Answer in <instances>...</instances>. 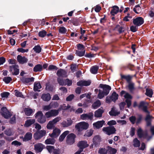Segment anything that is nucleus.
<instances>
[{"label": "nucleus", "mask_w": 154, "mask_h": 154, "mask_svg": "<svg viewBox=\"0 0 154 154\" xmlns=\"http://www.w3.org/2000/svg\"><path fill=\"white\" fill-rule=\"evenodd\" d=\"M99 93L98 94V97L100 99H101L103 98L104 96L107 95L106 92H105L104 91H102L101 90H99Z\"/></svg>", "instance_id": "nucleus-37"}, {"label": "nucleus", "mask_w": 154, "mask_h": 154, "mask_svg": "<svg viewBox=\"0 0 154 154\" xmlns=\"http://www.w3.org/2000/svg\"><path fill=\"white\" fill-rule=\"evenodd\" d=\"M85 50H83L81 51L76 50V51L75 54L77 56L80 57H81L85 56Z\"/></svg>", "instance_id": "nucleus-39"}, {"label": "nucleus", "mask_w": 154, "mask_h": 154, "mask_svg": "<svg viewBox=\"0 0 154 154\" xmlns=\"http://www.w3.org/2000/svg\"><path fill=\"white\" fill-rule=\"evenodd\" d=\"M99 88H102L103 90V91L105 92H106L107 93V94H109V91L111 89V87L109 85L102 84H100Z\"/></svg>", "instance_id": "nucleus-17"}, {"label": "nucleus", "mask_w": 154, "mask_h": 154, "mask_svg": "<svg viewBox=\"0 0 154 154\" xmlns=\"http://www.w3.org/2000/svg\"><path fill=\"white\" fill-rule=\"evenodd\" d=\"M42 99L44 101H48L51 98L50 94L48 93L47 94H43L41 96Z\"/></svg>", "instance_id": "nucleus-23"}, {"label": "nucleus", "mask_w": 154, "mask_h": 154, "mask_svg": "<svg viewBox=\"0 0 154 154\" xmlns=\"http://www.w3.org/2000/svg\"><path fill=\"white\" fill-rule=\"evenodd\" d=\"M100 141V138L98 136H95L93 139V143L96 147L98 146Z\"/></svg>", "instance_id": "nucleus-25"}, {"label": "nucleus", "mask_w": 154, "mask_h": 154, "mask_svg": "<svg viewBox=\"0 0 154 154\" xmlns=\"http://www.w3.org/2000/svg\"><path fill=\"white\" fill-rule=\"evenodd\" d=\"M138 26H132L130 27V29L131 32H135L138 29Z\"/></svg>", "instance_id": "nucleus-58"}, {"label": "nucleus", "mask_w": 154, "mask_h": 154, "mask_svg": "<svg viewBox=\"0 0 154 154\" xmlns=\"http://www.w3.org/2000/svg\"><path fill=\"white\" fill-rule=\"evenodd\" d=\"M118 94L115 91H113L111 96H107L106 98V102L107 103H110L111 101L115 102L118 99Z\"/></svg>", "instance_id": "nucleus-6"}, {"label": "nucleus", "mask_w": 154, "mask_h": 154, "mask_svg": "<svg viewBox=\"0 0 154 154\" xmlns=\"http://www.w3.org/2000/svg\"><path fill=\"white\" fill-rule=\"evenodd\" d=\"M73 122V121L70 119H67V121H63L61 123V125L62 126L64 127H68L71 126Z\"/></svg>", "instance_id": "nucleus-22"}, {"label": "nucleus", "mask_w": 154, "mask_h": 154, "mask_svg": "<svg viewBox=\"0 0 154 154\" xmlns=\"http://www.w3.org/2000/svg\"><path fill=\"white\" fill-rule=\"evenodd\" d=\"M47 32L45 30H43L40 31L38 33V35L39 37L41 38H44L46 36Z\"/></svg>", "instance_id": "nucleus-50"}, {"label": "nucleus", "mask_w": 154, "mask_h": 154, "mask_svg": "<svg viewBox=\"0 0 154 154\" xmlns=\"http://www.w3.org/2000/svg\"><path fill=\"white\" fill-rule=\"evenodd\" d=\"M42 88V86L39 82H35L34 83L33 90L35 91L40 92L39 90Z\"/></svg>", "instance_id": "nucleus-24"}, {"label": "nucleus", "mask_w": 154, "mask_h": 154, "mask_svg": "<svg viewBox=\"0 0 154 154\" xmlns=\"http://www.w3.org/2000/svg\"><path fill=\"white\" fill-rule=\"evenodd\" d=\"M32 134L30 132L26 133L24 136L23 141H26L30 140L32 138Z\"/></svg>", "instance_id": "nucleus-31"}, {"label": "nucleus", "mask_w": 154, "mask_h": 154, "mask_svg": "<svg viewBox=\"0 0 154 154\" xmlns=\"http://www.w3.org/2000/svg\"><path fill=\"white\" fill-rule=\"evenodd\" d=\"M147 103L144 101H140L139 105L138 106L137 102H134L133 103V107H135L138 106L139 109H142L143 111L147 114L146 115L145 119V120L146 122V125L147 127H151L152 125V119L153 117L150 115V112L147 109V106H146Z\"/></svg>", "instance_id": "nucleus-1"}, {"label": "nucleus", "mask_w": 154, "mask_h": 154, "mask_svg": "<svg viewBox=\"0 0 154 154\" xmlns=\"http://www.w3.org/2000/svg\"><path fill=\"white\" fill-rule=\"evenodd\" d=\"M98 152L100 154H106L107 153V150L105 148H100Z\"/></svg>", "instance_id": "nucleus-49"}, {"label": "nucleus", "mask_w": 154, "mask_h": 154, "mask_svg": "<svg viewBox=\"0 0 154 154\" xmlns=\"http://www.w3.org/2000/svg\"><path fill=\"white\" fill-rule=\"evenodd\" d=\"M52 153L53 154H61L60 149L59 148L54 149Z\"/></svg>", "instance_id": "nucleus-64"}, {"label": "nucleus", "mask_w": 154, "mask_h": 154, "mask_svg": "<svg viewBox=\"0 0 154 154\" xmlns=\"http://www.w3.org/2000/svg\"><path fill=\"white\" fill-rule=\"evenodd\" d=\"M89 127L88 123L85 122H82L79 123L75 125V128L78 131H82L83 130H87Z\"/></svg>", "instance_id": "nucleus-4"}, {"label": "nucleus", "mask_w": 154, "mask_h": 154, "mask_svg": "<svg viewBox=\"0 0 154 154\" xmlns=\"http://www.w3.org/2000/svg\"><path fill=\"white\" fill-rule=\"evenodd\" d=\"M116 28H118V31L119 34H121L125 31L124 28L122 26H120L119 25H117Z\"/></svg>", "instance_id": "nucleus-54"}, {"label": "nucleus", "mask_w": 154, "mask_h": 154, "mask_svg": "<svg viewBox=\"0 0 154 154\" xmlns=\"http://www.w3.org/2000/svg\"><path fill=\"white\" fill-rule=\"evenodd\" d=\"M58 83L60 85L63 86L67 85L68 86H69L72 85V80L66 79H60Z\"/></svg>", "instance_id": "nucleus-14"}, {"label": "nucleus", "mask_w": 154, "mask_h": 154, "mask_svg": "<svg viewBox=\"0 0 154 154\" xmlns=\"http://www.w3.org/2000/svg\"><path fill=\"white\" fill-rule=\"evenodd\" d=\"M105 121L104 120L98 121L94 123L93 124V125L97 129H99L102 127Z\"/></svg>", "instance_id": "nucleus-21"}, {"label": "nucleus", "mask_w": 154, "mask_h": 154, "mask_svg": "<svg viewBox=\"0 0 154 154\" xmlns=\"http://www.w3.org/2000/svg\"><path fill=\"white\" fill-rule=\"evenodd\" d=\"M35 122V119H29L27 120L24 124V126L26 127H29L32 125L34 124Z\"/></svg>", "instance_id": "nucleus-28"}, {"label": "nucleus", "mask_w": 154, "mask_h": 154, "mask_svg": "<svg viewBox=\"0 0 154 154\" xmlns=\"http://www.w3.org/2000/svg\"><path fill=\"white\" fill-rule=\"evenodd\" d=\"M141 10V8L139 4L135 6L133 8V11L136 13L138 14L140 13Z\"/></svg>", "instance_id": "nucleus-43"}, {"label": "nucleus", "mask_w": 154, "mask_h": 154, "mask_svg": "<svg viewBox=\"0 0 154 154\" xmlns=\"http://www.w3.org/2000/svg\"><path fill=\"white\" fill-rule=\"evenodd\" d=\"M136 119V117L134 116H132L129 118V120L132 124L135 123Z\"/></svg>", "instance_id": "nucleus-57"}, {"label": "nucleus", "mask_w": 154, "mask_h": 154, "mask_svg": "<svg viewBox=\"0 0 154 154\" xmlns=\"http://www.w3.org/2000/svg\"><path fill=\"white\" fill-rule=\"evenodd\" d=\"M10 95V93L7 92H4L1 94L2 97L7 98Z\"/></svg>", "instance_id": "nucleus-59"}, {"label": "nucleus", "mask_w": 154, "mask_h": 154, "mask_svg": "<svg viewBox=\"0 0 154 154\" xmlns=\"http://www.w3.org/2000/svg\"><path fill=\"white\" fill-rule=\"evenodd\" d=\"M45 90L50 91H53L54 88L53 86L50 84L49 82H47L45 84Z\"/></svg>", "instance_id": "nucleus-38"}, {"label": "nucleus", "mask_w": 154, "mask_h": 154, "mask_svg": "<svg viewBox=\"0 0 154 154\" xmlns=\"http://www.w3.org/2000/svg\"><path fill=\"white\" fill-rule=\"evenodd\" d=\"M34 78L33 77L31 78H23L21 79V81L24 83H28L30 82H33Z\"/></svg>", "instance_id": "nucleus-32"}, {"label": "nucleus", "mask_w": 154, "mask_h": 154, "mask_svg": "<svg viewBox=\"0 0 154 154\" xmlns=\"http://www.w3.org/2000/svg\"><path fill=\"white\" fill-rule=\"evenodd\" d=\"M137 134L140 138H142L143 136V131L142 129L140 128H139L137 131Z\"/></svg>", "instance_id": "nucleus-52"}, {"label": "nucleus", "mask_w": 154, "mask_h": 154, "mask_svg": "<svg viewBox=\"0 0 154 154\" xmlns=\"http://www.w3.org/2000/svg\"><path fill=\"white\" fill-rule=\"evenodd\" d=\"M57 75L58 76L57 82L59 83L60 79H63V78L67 77L68 75L67 72L65 70L60 69L57 72Z\"/></svg>", "instance_id": "nucleus-3"}, {"label": "nucleus", "mask_w": 154, "mask_h": 154, "mask_svg": "<svg viewBox=\"0 0 154 154\" xmlns=\"http://www.w3.org/2000/svg\"><path fill=\"white\" fill-rule=\"evenodd\" d=\"M60 111V109H51L50 111L46 112L45 116L47 118L52 117H55L58 115L59 112Z\"/></svg>", "instance_id": "nucleus-8"}, {"label": "nucleus", "mask_w": 154, "mask_h": 154, "mask_svg": "<svg viewBox=\"0 0 154 154\" xmlns=\"http://www.w3.org/2000/svg\"><path fill=\"white\" fill-rule=\"evenodd\" d=\"M142 118L143 116L142 115L140 114L138 115V117L136 121L135 122L136 125H138L141 122Z\"/></svg>", "instance_id": "nucleus-53"}, {"label": "nucleus", "mask_w": 154, "mask_h": 154, "mask_svg": "<svg viewBox=\"0 0 154 154\" xmlns=\"http://www.w3.org/2000/svg\"><path fill=\"white\" fill-rule=\"evenodd\" d=\"M18 65L15 64L9 66V71L13 75H17L19 74L20 70Z\"/></svg>", "instance_id": "nucleus-9"}, {"label": "nucleus", "mask_w": 154, "mask_h": 154, "mask_svg": "<svg viewBox=\"0 0 154 154\" xmlns=\"http://www.w3.org/2000/svg\"><path fill=\"white\" fill-rule=\"evenodd\" d=\"M80 19L73 18L72 20V23L74 25L77 26L80 24Z\"/></svg>", "instance_id": "nucleus-45"}, {"label": "nucleus", "mask_w": 154, "mask_h": 154, "mask_svg": "<svg viewBox=\"0 0 154 154\" xmlns=\"http://www.w3.org/2000/svg\"><path fill=\"white\" fill-rule=\"evenodd\" d=\"M78 146H80L85 148L89 146V145L87 143V142L85 141H81L79 142L78 144Z\"/></svg>", "instance_id": "nucleus-27"}, {"label": "nucleus", "mask_w": 154, "mask_h": 154, "mask_svg": "<svg viewBox=\"0 0 154 154\" xmlns=\"http://www.w3.org/2000/svg\"><path fill=\"white\" fill-rule=\"evenodd\" d=\"M52 138L47 139L45 141V143L46 144L54 145L56 140L54 138Z\"/></svg>", "instance_id": "nucleus-34"}, {"label": "nucleus", "mask_w": 154, "mask_h": 154, "mask_svg": "<svg viewBox=\"0 0 154 154\" xmlns=\"http://www.w3.org/2000/svg\"><path fill=\"white\" fill-rule=\"evenodd\" d=\"M76 135L73 133L68 134L66 137V143L67 144L71 145L74 144L75 142Z\"/></svg>", "instance_id": "nucleus-10"}, {"label": "nucleus", "mask_w": 154, "mask_h": 154, "mask_svg": "<svg viewBox=\"0 0 154 154\" xmlns=\"http://www.w3.org/2000/svg\"><path fill=\"white\" fill-rule=\"evenodd\" d=\"M61 119V118L60 117H58L55 118L54 119L52 120L51 122L55 125L57 122H59Z\"/></svg>", "instance_id": "nucleus-62"}, {"label": "nucleus", "mask_w": 154, "mask_h": 154, "mask_svg": "<svg viewBox=\"0 0 154 154\" xmlns=\"http://www.w3.org/2000/svg\"><path fill=\"white\" fill-rule=\"evenodd\" d=\"M102 130L106 134L108 135L115 134L116 131V128L113 126L103 127Z\"/></svg>", "instance_id": "nucleus-5"}, {"label": "nucleus", "mask_w": 154, "mask_h": 154, "mask_svg": "<svg viewBox=\"0 0 154 154\" xmlns=\"http://www.w3.org/2000/svg\"><path fill=\"white\" fill-rule=\"evenodd\" d=\"M58 69V68L56 66L51 65L48 67V69L49 70H57Z\"/></svg>", "instance_id": "nucleus-63"}, {"label": "nucleus", "mask_w": 154, "mask_h": 154, "mask_svg": "<svg viewBox=\"0 0 154 154\" xmlns=\"http://www.w3.org/2000/svg\"><path fill=\"white\" fill-rule=\"evenodd\" d=\"M99 67L97 66H93L91 68L90 71L92 74H95L97 73Z\"/></svg>", "instance_id": "nucleus-35"}, {"label": "nucleus", "mask_w": 154, "mask_h": 154, "mask_svg": "<svg viewBox=\"0 0 154 154\" xmlns=\"http://www.w3.org/2000/svg\"><path fill=\"white\" fill-rule=\"evenodd\" d=\"M44 148L45 146L41 143H38L34 145V149L36 153L41 152Z\"/></svg>", "instance_id": "nucleus-15"}, {"label": "nucleus", "mask_w": 154, "mask_h": 154, "mask_svg": "<svg viewBox=\"0 0 154 154\" xmlns=\"http://www.w3.org/2000/svg\"><path fill=\"white\" fill-rule=\"evenodd\" d=\"M93 114L90 112L88 113H84L81 115L80 116L81 119L83 120H92L93 118Z\"/></svg>", "instance_id": "nucleus-16"}, {"label": "nucleus", "mask_w": 154, "mask_h": 154, "mask_svg": "<svg viewBox=\"0 0 154 154\" xmlns=\"http://www.w3.org/2000/svg\"><path fill=\"white\" fill-rule=\"evenodd\" d=\"M153 94V91L151 89L147 88L146 89L145 94L147 96L151 97Z\"/></svg>", "instance_id": "nucleus-40"}, {"label": "nucleus", "mask_w": 154, "mask_h": 154, "mask_svg": "<svg viewBox=\"0 0 154 154\" xmlns=\"http://www.w3.org/2000/svg\"><path fill=\"white\" fill-rule=\"evenodd\" d=\"M46 134L45 131L43 130H37L33 135V137L35 140H38L45 136Z\"/></svg>", "instance_id": "nucleus-12"}, {"label": "nucleus", "mask_w": 154, "mask_h": 154, "mask_svg": "<svg viewBox=\"0 0 154 154\" xmlns=\"http://www.w3.org/2000/svg\"><path fill=\"white\" fill-rule=\"evenodd\" d=\"M33 71L34 72H41L42 70V66L40 64H38L35 66L33 68Z\"/></svg>", "instance_id": "nucleus-33"}, {"label": "nucleus", "mask_w": 154, "mask_h": 154, "mask_svg": "<svg viewBox=\"0 0 154 154\" xmlns=\"http://www.w3.org/2000/svg\"><path fill=\"white\" fill-rule=\"evenodd\" d=\"M69 133V131H65L59 137V140L60 142L63 141L66 136Z\"/></svg>", "instance_id": "nucleus-30"}, {"label": "nucleus", "mask_w": 154, "mask_h": 154, "mask_svg": "<svg viewBox=\"0 0 154 154\" xmlns=\"http://www.w3.org/2000/svg\"><path fill=\"white\" fill-rule=\"evenodd\" d=\"M12 80V78L9 76L5 77L3 79V81L6 84L9 83Z\"/></svg>", "instance_id": "nucleus-48"}, {"label": "nucleus", "mask_w": 154, "mask_h": 154, "mask_svg": "<svg viewBox=\"0 0 154 154\" xmlns=\"http://www.w3.org/2000/svg\"><path fill=\"white\" fill-rule=\"evenodd\" d=\"M93 130L92 129H90L89 130H88L86 131L85 136L87 137H90L93 134Z\"/></svg>", "instance_id": "nucleus-56"}, {"label": "nucleus", "mask_w": 154, "mask_h": 154, "mask_svg": "<svg viewBox=\"0 0 154 154\" xmlns=\"http://www.w3.org/2000/svg\"><path fill=\"white\" fill-rule=\"evenodd\" d=\"M101 105L100 101V100H97L92 105V107L94 109H96L100 106Z\"/></svg>", "instance_id": "nucleus-41"}, {"label": "nucleus", "mask_w": 154, "mask_h": 154, "mask_svg": "<svg viewBox=\"0 0 154 154\" xmlns=\"http://www.w3.org/2000/svg\"><path fill=\"white\" fill-rule=\"evenodd\" d=\"M61 131L57 128H55L53 130V132L51 134H49V136L51 137H56L60 134Z\"/></svg>", "instance_id": "nucleus-19"}, {"label": "nucleus", "mask_w": 154, "mask_h": 154, "mask_svg": "<svg viewBox=\"0 0 154 154\" xmlns=\"http://www.w3.org/2000/svg\"><path fill=\"white\" fill-rule=\"evenodd\" d=\"M103 112V110L100 109H99L95 111L94 112V116L97 118L101 117L102 116V114Z\"/></svg>", "instance_id": "nucleus-29"}, {"label": "nucleus", "mask_w": 154, "mask_h": 154, "mask_svg": "<svg viewBox=\"0 0 154 154\" xmlns=\"http://www.w3.org/2000/svg\"><path fill=\"white\" fill-rule=\"evenodd\" d=\"M133 20L134 25L138 26L143 24L144 22L143 19L141 17H138L136 18L133 19Z\"/></svg>", "instance_id": "nucleus-13"}, {"label": "nucleus", "mask_w": 154, "mask_h": 154, "mask_svg": "<svg viewBox=\"0 0 154 154\" xmlns=\"http://www.w3.org/2000/svg\"><path fill=\"white\" fill-rule=\"evenodd\" d=\"M59 32L61 34H65L67 32V30L64 26L60 27L59 29Z\"/></svg>", "instance_id": "nucleus-55"}, {"label": "nucleus", "mask_w": 154, "mask_h": 154, "mask_svg": "<svg viewBox=\"0 0 154 154\" xmlns=\"http://www.w3.org/2000/svg\"><path fill=\"white\" fill-rule=\"evenodd\" d=\"M35 118H37L39 117L37 121L41 124H43L46 121V117L44 116L42 112L41 111H39L37 112L35 114Z\"/></svg>", "instance_id": "nucleus-7"}, {"label": "nucleus", "mask_w": 154, "mask_h": 154, "mask_svg": "<svg viewBox=\"0 0 154 154\" xmlns=\"http://www.w3.org/2000/svg\"><path fill=\"white\" fill-rule=\"evenodd\" d=\"M120 76L121 80L125 79L128 83V87L130 91H132L134 89V84L131 82L132 76L129 75H126L121 74Z\"/></svg>", "instance_id": "nucleus-2"}, {"label": "nucleus", "mask_w": 154, "mask_h": 154, "mask_svg": "<svg viewBox=\"0 0 154 154\" xmlns=\"http://www.w3.org/2000/svg\"><path fill=\"white\" fill-rule=\"evenodd\" d=\"M55 125L51 121H50L48 123L46 127L48 129H51L54 128Z\"/></svg>", "instance_id": "nucleus-47"}, {"label": "nucleus", "mask_w": 154, "mask_h": 154, "mask_svg": "<svg viewBox=\"0 0 154 154\" xmlns=\"http://www.w3.org/2000/svg\"><path fill=\"white\" fill-rule=\"evenodd\" d=\"M18 62L20 63L23 64L26 63L28 61V59L25 57H22L21 56L18 55L17 57Z\"/></svg>", "instance_id": "nucleus-20"}, {"label": "nucleus", "mask_w": 154, "mask_h": 154, "mask_svg": "<svg viewBox=\"0 0 154 154\" xmlns=\"http://www.w3.org/2000/svg\"><path fill=\"white\" fill-rule=\"evenodd\" d=\"M15 95L17 97H22L23 95L22 94V93L19 92L17 90H15L14 91Z\"/></svg>", "instance_id": "nucleus-60"}, {"label": "nucleus", "mask_w": 154, "mask_h": 154, "mask_svg": "<svg viewBox=\"0 0 154 154\" xmlns=\"http://www.w3.org/2000/svg\"><path fill=\"white\" fill-rule=\"evenodd\" d=\"M133 146L134 147H139L140 144V141L138 140L137 138H135L133 140Z\"/></svg>", "instance_id": "nucleus-42"}, {"label": "nucleus", "mask_w": 154, "mask_h": 154, "mask_svg": "<svg viewBox=\"0 0 154 154\" xmlns=\"http://www.w3.org/2000/svg\"><path fill=\"white\" fill-rule=\"evenodd\" d=\"M1 114L6 119H8L12 115L5 107H3L1 108Z\"/></svg>", "instance_id": "nucleus-11"}, {"label": "nucleus", "mask_w": 154, "mask_h": 154, "mask_svg": "<svg viewBox=\"0 0 154 154\" xmlns=\"http://www.w3.org/2000/svg\"><path fill=\"white\" fill-rule=\"evenodd\" d=\"M33 49L36 53H39L42 51V48L39 45L35 46Z\"/></svg>", "instance_id": "nucleus-44"}, {"label": "nucleus", "mask_w": 154, "mask_h": 154, "mask_svg": "<svg viewBox=\"0 0 154 154\" xmlns=\"http://www.w3.org/2000/svg\"><path fill=\"white\" fill-rule=\"evenodd\" d=\"M91 82L90 80H81L78 82L77 83L78 86H88L90 85Z\"/></svg>", "instance_id": "nucleus-18"}, {"label": "nucleus", "mask_w": 154, "mask_h": 154, "mask_svg": "<svg viewBox=\"0 0 154 154\" xmlns=\"http://www.w3.org/2000/svg\"><path fill=\"white\" fill-rule=\"evenodd\" d=\"M54 147L52 146H47L46 147V148L48 150L50 153L53 152L54 149Z\"/></svg>", "instance_id": "nucleus-51"}, {"label": "nucleus", "mask_w": 154, "mask_h": 154, "mask_svg": "<svg viewBox=\"0 0 154 154\" xmlns=\"http://www.w3.org/2000/svg\"><path fill=\"white\" fill-rule=\"evenodd\" d=\"M24 112L26 115L30 116L32 113L33 110L31 109L25 108L24 109Z\"/></svg>", "instance_id": "nucleus-36"}, {"label": "nucleus", "mask_w": 154, "mask_h": 154, "mask_svg": "<svg viewBox=\"0 0 154 154\" xmlns=\"http://www.w3.org/2000/svg\"><path fill=\"white\" fill-rule=\"evenodd\" d=\"M112 8V9L111 10L110 13L112 15L114 16L119 12V8L116 5L113 6Z\"/></svg>", "instance_id": "nucleus-26"}, {"label": "nucleus", "mask_w": 154, "mask_h": 154, "mask_svg": "<svg viewBox=\"0 0 154 154\" xmlns=\"http://www.w3.org/2000/svg\"><path fill=\"white\" fill-rule=\"evenodd\" d=\"M90 102V101L89 100H85L83 103V107L84 108L88 107L89 106V104Z\"/></svg>", "instance_id": "nucleus-61"}, {"label": "nucleus", "mask_w": 154, "mask_h": 154, "mask_svg": "<svg viewBox=\"0 0 154 154\" xmlns=\"http://www.w3.org/2000/svg\"><path fill=\"white\" fill-rule=\"evenodd\" d=\"M109 114L111 116H116L119 115V112H116L115 110L114 109L112 108L111 111L109 112Z\"/></svg>", "instance_id": "nucleus-46"}]
</instances>
